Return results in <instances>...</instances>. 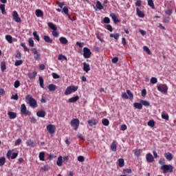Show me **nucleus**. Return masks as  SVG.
<instances>
[{"label": "nucleus", "instance_id": "nucleus-45", "mask_svg": "<svg viewBox=\"0 0 176 176\" xmlns=\"http://www.w3.org/2000/svg\"><path fill=\"white\" fill-rule=\"evenodd\" d=\"M21 46L22 47H23L25 52H28L29 53V52H30V48L28 47L27 46H25V43H21Z\"/></svg>", "mask_w": 176, "mask_h": 176}, {"label": "nucleus", "instance_id": "nucleus-61", "mask_svg": "<svg viewBox=\"0 0 176 176\" xmlns=\"http://www.w3.org/2000/svg\"><path fill=\"white\" fill-rule=\"evenodd\" d=\"M159 163L161 166H164V164H166V160L164 158H161L159 160Z\"/></svg>", "mask_w": 176, "mask_h": 176}, {"label": "nucleus", "instance_id": "nucleus-48", "mask_svg": "<svg viewBox=\"0 0 176 176\" xmlns=\"http://www.w3.org/2000/svg\"><path fill=\"white\" fill-rule=\"evenodd\" d=\"M23 64L22 60H18L15 61L14 65L15 67H19V65H21Z\"/></svg>", "mask_w": 176, "mask_h": 176}, {"label": "nucleus", "instance_id": "nucleus-11", "mask_svg": "<svg viewBox=\"0 0 176 176\" xmlns=\"http://www.w3.org/2000/svg\"><path fill=\"white\" fill-rule=\"evenodd\" d=\"M47 131L50 134H54L56 133V125L50 124L47 126Z\"/></svg>", "mask_w": 176, "mask_h": 176}, {"label": "nucleus", "instance_id": "nucleus-35", "mask_svg": "<svg viewBox=\"0 0 176 176\" xmlns=\"http://www.w3.org/2000/svg\"><path fill=\"white\" fill-rule=\"evenodd\" d=\"M38 157H39V160H41V162H45V153L44 152L39 153Z\"/></svg>", "mask_w": 176, "mask_h": 176}, {"label": "nucleus", "instance_id": "nucleus-36", "mask_svg": "<svg viewBox=\"0 0 176 176\" xmlns=\"http://www.w3.org/2000/svg\"><path fill=\"white\" fill-rule=\"evenodd\" d=\"M118 166H119V167L124 166V160L123 158H120L118 160Z\"/></svg>", "mask_w": 176, "mask_h": 176}, {"label": "nucleus", "instance_id": "nucleus-33", "mask_svg": "<svg viewBox=\"0 0 176 176\" xmlns=\"http://www.w3.org/2000/svg\"><path fill=\"white\" fill-rule=\"evenodd\" d=\"M96 8L99 10H102V9H104V6H102V4H101V2H100V1H96Z\"/></svg>", "mask_w": 176, "mask_h": 176}, {"label": "nucleus", "instance_id": "nucleus-18", "mask_svg": "<svg viewBox=\"0 0 176 176\" xmlns=\"http://www.w3.org/2000/svg\"><path fill=\"white\" fill-rule=\"evenodd\" d=\"M8 115L10 119H16V118H17V113L13 111H9Z\"/></svg>", "mask_w": 176, "mask_h": 176}, {"label": "nucleus", "instance_id": "nucleus-44", "mask_svg": "<svg viewBox=\"0 0 176 176\" xmlns=\"http://www.w3.org/2000/svg\"><path fill=\"white\" fill-rule=\"evenodd\" d=\"M33 36H34V39H36V41H38V42H39V41H41V38H39V35L38 34V32H34Z\"/></svg>", "mask_w": 176, "mask_h": 176}, {"label": "nucleus", "instance_id": "nucleus-38", "mask_svg": "<svg viewBox=\"0 0 176 176\" xmlns=\"http://www.w3.org/2000/svg\"><path fill=\"white\" fill-rule=\"evenodd\" d=\"M140 102L142 105H144V107H149L151 105V103L146 100H140Z\"/></svg>", "mask_w": 176, "mask_h": 176}, {"label": "nucleus", "instance_id": "nucleus-40", "mask_svg": "<svg viewBox=\"0 0 176 176\" xmlns=\"http://www.w3.org/2000/svg\"><path fill=\"white\" fill-rule=\"evenodd\" d=\"M0 10H1L2 14H6V10L5 9V4L0 5Z\"/></svg>", "mask_w": 176, "mask_h": 176}, {"label": "nucleus", "instance_id": "nucleus-14", "mask_svg": "<svg viewBox=\"0 0 176 176\" xmlns=\"http://www.w3.org/2000/svg\"><path fill=\"white\" fill-rule=\"evenodd\" d=\"M146 160H147L148 163H152V162L155 160V158L151 153H148L146 155Z\"/></svg>", "mask_w": 176, "mask_h": 176}, {"label": "nucleus", "instance_id": "nucleus-39", "mask_svg": "<svg viewBox=\"0 0 176 176\" xmlns=\"http://www.w3.org/2000/svg\"><path fill=\"white\" fill-rule=\"evenodd\" d=\"M6 163V158L5 157H0V167H2Z\"/></svg>", "mask_w": 176, "mask_h": 176}, {"label": "nucleus", "instance_id": "nucleus-42", "mask_svg": "<svg viewBox=\"0 0 176 176\" xmlns=\"http://www.w3.org/2000/svg\"><path fill=\"white\" fill-rule=\"evenodd\" d=\"M126 93H127L128 96H129L130 100L134 99V95L133 94V93H131V91H130V89H127Z\"/></svg>", "mask_w": 176, "mask_h": 176}, {"label": "nucleus", "instance_id": "nucleus-57", "mask_svg": "<svg viewBox=\"0 0 176 176\" xmlns=\"http://www.w3.org/2000/svg\"><path fill=\"white\" fill-rule=\"evenodd\" d=\"M28 42H29V46H30V47H34V40L30 38L28 40Z\"/></svg>", "mask_w": 176, "mask_h": 176}, {"label": "nucleus", "instance_id": "nucleus-21", "mask_svg": "<svg viewBox=\"0 0 176 176\" xmlns=\"http://www.w3.org/2000/svg\"><path fill=\"white\" fill-rule=\"evenodd\" d=\"M43 39L46 43H53V39H52L49 36H44Z\"/></svg>", "mask_w": 176, "mask_h": 176}, {"label": "nucleus", "instance_id": "nucleus-30", "mask_svg": "<svg viewBox=\"0 0 176 176\" xmlns=\"http://www.w3.org/2000/svg\"><path fill=\"white\" fill-rule=\"evenodd\" d=\"M147 3L148 6L151 8V9H156V8L155 7V3H153V0H147Z\"/></svg>", "mask_w": 176, "mask_h": 176}, {"label": "nucleus", "instance_id": "nucleus-20", "mask_svg": "<svg viewBox=\"0 0 176 176\" xmlns=\"http://www.w3.org/2000/svg\"><path fill=\"white\" fill-rule=\"evenodd\" d=\"M35 14L36 17H43V11L40 9L36 10Z\"/></svg>", "mask_w": 176, "mask_h": 176}, {"label": "nucleus", "instance_id": "nucleus-51", "mask_svg": "<svg viewBox=\"0 0 176 176\" xmlns=\"http://www.w3.org/2000/svg\"><path fill=\"white\" fill-rule=\"evenodd\" d=\"M14 87H15V89H17L19 87H20V81L19 80H16L14 83Z\"/></svg>", "mask_w": 176, "mask_h": 176}, {"label": "nucleus", "instance_id": "nucleus-29", "mask_svg": "<svg viewBox=\"0 0 176 176\" xmlns=\"http://www.w3.org/2000/svg\"><path fill=\"white\" fill-rule=\"evenodd\" d=\"M1 72H5V71H6V62L2 61L1 63Z\"/></svg>", "mask_w": 176, "mask_h": 176}, {"label": "nucleus", "instance_id": "nucleus-24", "mask_svg": "<svg viewBox=\"0 0 176 176\" xmlns=\"http://www.w3.org/2000/svg\"><path fill=\"white\" fill-rule=\"evenodd\" d=\"M79 100V96H76L74 97L70 98L68 100V102H76Z\"/></svg>", "mask_w": 176, "mask_h": 176}, {"label": "nucleus", "instance_id": "nucleus-28", "mask_svg": "<svg viewBox=\"0 0 176 176\" xmlns=\"http://www.w3.org/2000/svg\"><path fill=\"white\" fill-rule=\"evenodd\" d=\"M164 157L169 161L173 160V154H171V153H165Z\"/></svg>", "mask_w": 176, "mask_h": 176}, {"label": "nucleus", "instance_id": "nucleus-54", "mask_svg": "<svg viewBox=\"0 0 176 176\" xmlns=\"http://www.w3.org/2000/svg\"><path fill=\"white\" fill-rule=\"evenodd\" d=\"M103 21L105 24H109L111 23V19H109V18L106 16L104 18Z\"/></svg>", "mask_w": 176, "mask_h": 176}, {"label": "nucleus", "instance_id": "nucleus-4", "mask_svg": "<svg viewBox=\"0 0 176 176\" xmlns=\"http://www.w3.org/2000/svg\"><path fill=\"white\" fill-rule=\"evenodd\" d=\"M158 91L162 93V94H167L168 91V87L166 84H161L157 86Z\"/></svg>", "mask_w": 176, "mask_h": 176}, {"label": "nucleus", "instance_id": "nucleus-41", "mask_svg": "<svg viewBox=\"0 0 176 176\" xmlns=\"http://www.w3.org/2000/svg\"><path fill=\"white\" fill-rule=\"evenodd\" d=\"M119 36H120L119 33H117L116 34H110V38H114V39H116V41H118V39H119Z\"/></svg>", "mask_w": 176, "mask_h": 176}, {"label": "nucleus", "instance_id": "nucleus-31", "mask_svg": "<svg viewBox=\"0 0 176 176\" xmlns=\"http://www.w3.org/2000/svg\"><path fill=\"white\" fill-rule=\"evenodd\" d=\"M59 41L62 45H67V43H68V40L65 37H60Z\"/></svg>", "mask_w": 176, "mask_h": 176}, {"label": "nucleus", "instance_id": "nucleus-10", "mask_svg": "<svg viewBox=\"0 0 176 176\" xmlns=\"http://www.w3.org/2000/svg\"><path fill=\"white\" fill-rule=\"evenodd\" d=\"M12 16L13 20H14L16 23H21V19L19 16V13L17 12V11H13Z\"/></svg>", "mask_w": 176, "mask_h": 176}, {"label": "nucleus", "instance_id": "nucleus-13", "mask_svg": "<svg viewBox=\"0 0 176 176\" xmlns=\"http://www.w3.org/2000/svg\"><path fill=\"white\" fill-rule=\"evenodd\" d=\"M109 16L112 19L115 24H118V23H120V20L118 19V17L116 16V14H115V13L112 12L110 14Z\"/></svg>", "mask_w": 176, "mask_h": 176}, {"label": "nucleus", "instance_id": "nucleus-26", "mask_svg": "<svg viewBox=\"0 0 176 176\" xmlns=\"http://www.w3.org/2000/svg\"><path fill=\"white\" fill-rule=\"evenodd\" d=\"M57 89V86L54 84H50L48 85V89L50 91H55V90Z\"/></svg>", "mask_w": 176, "mask_h": 176}, {"label": "nucleus", "instance_id": "nucleus-27", "mask_svg": "<svg viewBox=\"0 0 176 176\" xmlns=\"http://www.w3.org/2000/svg\"><path fill=\"white\" fill-rule=\"evenodd\" d=\"M56 164L58 166V167H61L63 166V157L59 156L58 157V160L56 161Z\"/></svg>", "mask_w": 176, "mask_h": 176}, {"label": "nucleus", "instance_id": "nucleus-52", "mask_svg": "<svg viewBox=\"0 0 176 176\" xmlns=\"http://www.w3.org/2000/svg\"><path fill=\"white\" fill-rule=\"evenodd\" d=\"M15 58H18L19 60H21V52H20L19 51H16V54H15Z\"/></svg>", "mask_w": 176, "mask_h": 176}, {"label": "nucleus", "instance_id": "nucleus-3", "mask_svg": "<svg viewBox=\"0 0 176 176\" xmlns=\"http://www.w3.org/2000/svg\"><path fill=\"white\" fill-rule=\"evenodd\" d=\"M78 90V87L75 85L69 86L65 91V96H69V94H72V93H75Z\"/></svg>", "mask_w": 176, "mask_h": 176}, {"label": "nucleus", "instance_id": "nucleus-7", "mask_svg": "<svg viewBox=\"0 0 176 176\" xmlns=\"http://www.w3.org/2000/svg\"><path fill=\"white\" fill-rule=\"evenodd\" d=\"M83 56L84 58H90L91 57V51L87 47L83 48Z\"/></svg>", "mask_w": 176, "mask_h": 176}, {"label": "nucleus", "instance_id": "nucleus-15", "mask_svg": "<svg viewBox=\"0 0 176 176\" xmlns=\"http://www.w3.org/2000/svg\"><path fill=\"white\" fill-rule=\"evenodd\" d=\"M36 115L38 118H45L46 116V112L43 110H39L36 112Z\"/></svg>", "mask_w": 176, "mask_h": 176}, {"label": "nucleus", "instance_id": "nucleus-23", "mask_svg": "<svg viewBox=\"0 0 176 176\" xmlns=\"http://www.w3.org/2000/svg\"><path fill=\"white\" fill-rule=\"evenodd\" d=\"M47 25L53 31H57V27L56 26V25L53 24V23L49 22L47 23Z\"/></svg>", "mask_w": 176, "mask_h": 176}, {"label": "nucleus", "instance_id": "nucleus-58", "mask_svg": "<svg viewBox=\"0 0 176 176\" xmlns=\"http://www.w3.org/2000/svg\"><path fill=\"white\" fill-rule=\"evenodd\" d=\"M78 161L80 162V163H83V162H85V157L82 155L78 156Z\"/></svg>", "mask_w": 176, "mask_h": 176}, {"label": "nucleus", "instance_id": "nucleus-63", "mask_svg": "<svg viewBox=\"0 0 176 176\" xmlns=\"http://www.w3.org/2000/svg\"><path fill=\"white\" fill-rule=\"evenodd\" d=\"M52 75L54 79H60V76L56 73H52Z\"/></svg>", "mask_w": 176, "mask_h": 176}, {"label": "nucleus", "instance_id": "nucleus-47", "mask_svg": "<svg viewBox=\"0 0 176 176\" xmlns=\"http://www.w3.org/2000/svg\"><path fill=\"white\" fill-rule=\"evenodd\" d=\"M58 60L59 61H61V60H65L67 61V56L63 55V54H59L58 57Z\"/></svg>", "mask_w": 176, "mask_h": 176}, {"label": "nucleus", "instance_id": "nucleus-2", "mask_svg": "<svg viewBox=\"0 0 176 176\" xmlns=\"http://www.w3.org/2000/svg\"><path fill=\"white\" fill-rule=\"evenodd\" d=\"M161 170L163 171L164 174H167V173H173L174 171V166L171 164H164L161 166Z\"/></svg>", "mask_w": 176, "mask_h": 176}, {"label": "nucleus", "instance_id": "nucleus-32", "mask_svg": "<svg viewBox=\"0 0 176 176\" xmlns=\"http://www.w3.org/2000/svg\"><path fill=\"white\" fill-rule=\"evenodd\" d=\"M141 152H142V151L141 149H135L134 151V155L135 156H136V157H140V156H141Z\"/></svg>", "mask_w": 176, "mask_h": 176}, {"label": "nucleus", "instance_id": "nucleus-34", "mask_svg": "<svg viewBox=\"0 0 176 176\" xmlns=\"http://www.w3.org/2000/svg\"><path fill=\"white\" fill-rule=\"evenodd\" d=\"M6 39L8 43H13V37L11 35H6Z\"/></svg>", "mask_w": 176, "mask_h": 176}, {"label": "nucleus", "instance_id": "nucleus-9", "mask_svg": "<svg viewBox=\"0 0 176 176\" xmlns=\"http://www.w3.org/2000/svg\"><path fill=\"white\" fill-rule=\"evenodd\" d=\"M31 51L32 52L33 54H34V60L36 61H39V60H41V54L38 52L36 48H32Z\"/></svg>", "mask_w": 176, "mask_h": 176}, {"label": "nucleus", "instance_id": "nucleus-1", "mask_svg": "<svg viewBox=\"0 0 176 176\" xmlns=\"http://www.w3.org/2000/svg\"><path fill=\"white\" fill-rule=\"evenodd\" d=\"M26 102H28V104L31 108H36L38 107V102L36 100L32 98V96L28 94L25 96Z\"/></svg>", "mask_w": 176, "mask_h": 176}, {"label": "nucleus", "instance_id": "nucleus-8", "mask_svg": "<svg viewBox=\"0 0 176 176\" xmlns=\"http://www.w3.org/2000/svg\"><path fill=\"white\" fill-rule=\"evenodd\" d=\"M19 156V153H12V150H9L6 154L8 159H12V160L16 159Z\"/></svg>", "mask_w": 176, "mask_h": 176}, {"label": "nucleus", "instance_id": "nucleus-55", "mask_svg": "<svg viewBox=\"0 0 176 176\" xmlns=\"http://www.w3.org/2000/svg\"><path fill=\"white\" fill-rule=\"evenodd\" d=\"M58 32L57 30H54L52 31V36L54 37V38H58Z\"/></svg>", "mask_w": 176, "mask_h": 176}, {"label": "nucleus", "instance_id": "nucleus-16", "mask_svg": "<svg viewBox=\"0 0 176 176\" xmlns=\"http://www.w3.org/2000/svg\"><path fill=\"white\" fill-rule=\"evenodd\" d=\"M83 71L87 74L90 71V65L87 64L86 62L83 63Z\"/></svg>", "mask_w": 176, "mask_h": 176}, {"label": "nucleus", "instance_id": "nucleus-19", "mask_svg": "<svg viewBox=\"0 0 176 176\" xmlns=\"http://www.w3.org/2000/svg\"><path fill=\"white\" fill-rule=\"evenodd\" d=\"M110 148L113 152H116V151L118 150V146L116 145V142L113 141L111 143Z\"/></svg>", "mask_w": 176, "mask_h": 176}, {"label": "nucleus", "instance_id": "nucleus-5", "mask_svg": "<svg viewBox=\"0 0 176 176\" xmlns=\"http://www.w3.org/2000/svg\"><path fill=\"white\" fill-rule=\"evenodd\" d=\"M31 111L27 109V106H25V104H22L21 105V115H26L28 116H31Z\"/></svg>", "mask_w": 176, "mask_h": 176}, {"label": "nucleus", "instance_id": "nucleus-64", "mask_svg": "<svg viewBox=\"0 0 176 176\" xmlns=\"http://www.w3.org/2000/svg\"><path fill=\"white\" fill-rule=\"evenodd\" d=\"M135 5V6H141V5H142V1L141 0H137Z\"/></svg>", "mask_w": 176, "mask_h": 176}, {"label": "nucleus", "instance_id": "nucleus-25", "mask_svg": "<svg viewBox=\"0 0 176 176\" xmlns=\"http://www.w3.org/2000/svg\"><path fill=\"white\" fill-rule=\"evenodd\" d=\"M133 107L136 109H142V103L140 102H134Z\"/></svg>", "mask_w": 176, "mask_h": 176}, {"label": "nucleus", "instance_id": "nucleus-59", "mask_svg": "<svg viewBox=\"0 0 176 176\" xmlns=\"http://www.w3.org/2000/svg\"><path fill=\"white\" fill-rule=\"evenodd\" d=\"M21 144V139L18 138L15 142H14V146H18V145H20Z\"/></svg>", "mask_w": 176, "mask_h": 176}, {"label": "nucleus", "instance_id": "nucleus-12", "mask_svg": "<svg viewBox=\"0 0 176 176\" xmlns=\"http://www.w3.org/2000/svg\"><path fill=\"white\" fill-rule=\"evenodd\" d=\"M87 123L91 127H93V126H96L98 124V120H97L96 118H92L89 120Z\"/></svg>", "mask_w": 176, "mask_h": 176}, {"label": "nucleus", "instance_id": "nucleus-50", "mask_svg": "<svg viewBox=\"0 0 176 176\" xmlns=\"http://www.w3.org/2000/svg\"><path fill=\"white\" fill-rule=\"evenodd\" d=\"M63 12H64L65 14H66V16H69V10L67 7H64L63 8Z\"/></svg>", "mask_w": 176, "mask_h": 176}, {"label": "nucleus", "instance_id": "nucleus-6", "mask_svg": "<svg viewBox=\"0 0 176 176\" xmlns=\"http://www.w3.org/2000/svg\"><path fill=\"white\" fill-rule=\"evenodd\" d=\"M79 124H80L79 119L74 118L73 120H71V126L72 127L74 128V130L76 131L79 128Z\"/></svg>", "mask_w": 176, "mask_h": 176}, {"label": "nucleus", "instance_id": "nucleus-60", "mask_svg": "<svg viewBox=\"0 0 176 176\" xmlns=\"http://www.w3.org/2000/svg\"><path fill=\"white\" fill-rule=\"evenodd\" d=\"M166 14L168 16H171L173 14V10L171 9H168L167 10L165 11Z\"/></svg>", "mask_w": 176, "mask_h": 176}, {"label": "nucleus", "instance_id": "nucleus-43", "mask_svg": "<svg viewBox=\"0 0 176 176\" xmlns=\"http://www.w3.org/2000/svg\"><path fill=\"white\" fill-rule=\"evenodd\" d=\"M26 144L28 145V146H30L31 148H34V141L29 140L26 142Z\"/></svg>", "mask_w": 176, "mask_h": 176}, {"label": "nucleus", "instance_id": "nucleus-22", "mask_svg": "<svg viewBox=\"0 0 176 176\" xmlns=\"http://www.w3.org/2000/svg\"><path fill=\"white\" fill-rule=\"evenodd\" d=\"M36 75H38V72H33L32 73L28 74V78L30 79H35L36 78Z\"/></svg>", "mask_w": 176, "mask_h": 176}, {"label": "nucleus", "instance_id": "nucleus-49", "mask_svg": "<svg viewBox=\"0 0 176 176\" xmlns=\"http://www.w3.org/2000/svg\"><path fill=\"white\" fill-rule=\"evenodd\" d=\"M39 83H40V87L42 89H44L45 86L43 85V78L41 76H39Z\"/></svg>", "mask_w": 176, "mask_h": 176}, {"label": "nucleus", "instance_id": "nucleus-17", "mask_svg": "<svg viewBox=\"0 0 176 176\" xmlns=\"http://www.w3.org/2000/svg\"><path fill=\"white\" fill-rule=\"evenodd\" d=\"M136 13L138 17H140L141 19H144V17H145V14H144V12H142L140 8H136Z\"/></svg>", "mask_w": 176, "mask_h": 176}, {"label": "nucleus", "instance_id": "nucleus-56", "mask_svg": "<svg viewBox=\"0 0 176 176\" xmlns=\"http://www.w3.org/2000/svg\"><path fill=\"white\" fill-rule=\"evenodd\" d=\"M151 83H152L153 85H155V83H157V78L152 77L151 79Z\"/></svg>", "mask_w": 176, "mask_h": 176}, {"label": "nucleus", "instance_id": "nucleus-37", "mask_svg": "<svg viewBox=\"0 0 176 176\" xmlns=\"http://www.w3.org/2000/svg\"><path fill=\"white\" fill-rule=\"evenodd\" d=\"M102 124H103V126H109V120L107 118L102 119Z\"/></svg>", "mask_w": 176, "mask_h": 176}, {"label": "nucleus", "instance_id": "nucleus-53", "mask_svg": "<svg viewBox=\"0 0 176 176\" xmlns=\"http://www.w3.org/2000/svg\"><path fill=\"white\" fill-rule=\"evenodd\" d=\"M162 118L163 119H164L165 120H168V119H169V116H168V113H162Z\"/></svg>", "mask_w": 176, "mask_h": 176}, {"label": "nucleus", "instance_id": "nucleus-62", "mask_svg": "<svg viewBox=\"0 0 176 176\" xmlns=\"http://www.w3.org/2000/svg\"><path fill=\"white\" fill-rule=\"evenodd\" d=\"M163 23H170V17H164L163 18Z\"/></svg>", "mask_w": 176, "mask_h": 176}, {"label": "nucleus", "instance_id": "nucleus-46", "mask_svg": "<svg viewBox=\"0 0 176 176\" xmlns=\"http://www.w3.org/2000/svg\"><path fill=\"white\" fill-rule=\"evenodd\" d=\"M148 126L149 127H153L155 126V120H151L147 122Z\"/></svg>", "mask_w": 176, "mask_h": 176}]
</instances>
